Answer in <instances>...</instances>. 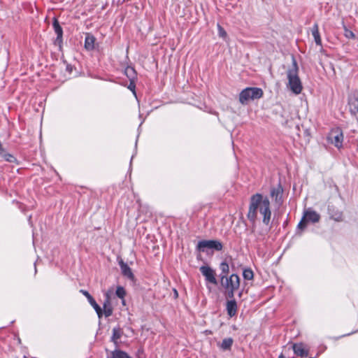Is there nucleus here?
<instances>
[{
	"label": "nucleus",
	"instance_id": "obj_10",
	"mask_svg": "<svg viewBox=\"0 0 358 358\" xmlns=\"http://www.w3.org/2000/svg\"><path fill=\"white\" fill-rule=\"evenodd\" d=\"M52 27L55 34H57V38L55 41V45H61L63 41V29L59 24V22L57 18L53 19Z\"/></svg>",
	"mask_w": 358,
	"mask_h": 358
},
{
	"label": "nucleus",
	"instance_id": "obj_22",
	"mask_svg": "<svg viewBox=\"0 0 358 358\" xmlns=\"http://www.w3.org/2000/svg\"><path fill=\"white\" fill-rule=\"evenodd\" d=\"M124 74L129 80H136L137 79L136 71L134 68L128 66L124 69Z\"/></svg>",
	"mask_w": 358,
	"mask_h": 358
},
{
	"label": "nucleus",
	"instance_id": "obj_5",
	"mask_svg": "<svg viewBox=\"0 0 358 358\" xmlns=\"http://www.w3.org/2000/svg\"><path fill=\"white\" fill-rule=\"evenodd\" d=\"M283 188L279 182L276 187H272L270 191V196L273 200L274 205L280 208L283 203L282 199Z\"/></svg>",
	"mask_w": 358,
	"mask_h": 358
},
{
	"label": "nucleus",
	"instance_id": "obj_14",
	"mask_svg": "<svg viewBox=\"0 0 358 358\" xmlns=\"http://www.w3.org/2000/svg\"><path fill=\"white\" fill-rule=\"evenodd\" d=\"M106 299L103 305V314L106 317H108L113 315V308L110 304V296L109 292L105 294Z\"/></svg>",
	"mask_w": 358,
	"mask_h": 358
},
{
	"label": "nucleus",
	"instance_id": "obj_35",
	"mask_svg": "<svg viewBox=\"0 0 358 358\" xmlns=\"http://www.w3.org/2000/svg\"><path fill=\"white\" fill-rule=\"evenodd\" d=\"M173 291H174V294H175L176 297H178V294L177 290L176 289H174Z\"/></svg>",
	"mask_w": 358,
	"mask_h": 358
},
{
	"label": "nucleus",
	"instance_id": "obj_7",
	"mask_svg": "<svg viewBox=\"0 0 358 358\" xmlns=\"http://www.w3.org/2000/svg\"><path fill=\"white\" fill-rule=\"evenodd\" d=\"M329 140L337 148L339 149L342 148L343 142V134L341 129H340L339 128H336L335 129L331 130L329 136Z\"/></svg>",
	"mask_w": 358,
	"mask_h": 358
},
{
	"label": "nucleus",
	"instance_id": "obj_32",
	"mask_svg": "<svg viewBox=\"0 0 358 358\" xmlns=\"http://www.w3.org/2000/svg\"><path fill=\"white\" fill-rule=\"evenodd\" d=\"M94 309L95 310V311L99 318H101L102 317V315H104L103 310L101 309V308L99 305L95 306L94 308Z\"/></svg>",
	"mask_w": 358,
	"mask_h": 358
},
{
	"label": "nucleus",
	"instance_id": "obj_9",
	"mask_svg": "<svg viewBox=\"0 0 358 358\" xmlns=\"http://www.w3.org/2000/svg\"><path fill=\"white\" fill-rule=\"evenodd\" d=\"M349 111L358 122V95L354 94L348 98Z\"/></svg>",
	"mask_w": 358,
	"mask_h": 358
},
{
	"label": "nucleus",
	"instance_id": "obj_30",
	"mask_svg": "<svg viewBox=\"0 0 358 358\" xmlns=\"http://www.w3.org/2000/svg\"><path fill=\"white\" fill-rule=\"evenodd\" d=\"M217 29H218V34L219 36L223 38H225L227 36V34L226 31L224 29V28L220 26V24H217Z\"/></svg>",
	"mask_w": 358,
	"mask_h": 358
},
{
	"label": "nucleus",
	"instance_id": "obj_28",
	"mask_svg": "<svg viewBox=\"0 0 358 358\" xmlns=\"http://www.w3.org/2000/svg\"><path fill=\"white\" fill-rule=\"evenodd\" d=\"M344 36L349 39L355 38V34L350 29H348L346 27H344Z\"/></svg>",
	"mask_w": 358,
	"mask_h": 358
},
{
	"label": "nucleus",
	"instance_id": "obj_3",
	"mask_svg": "<svg viewBox=\"0 0 358 358\" xmlns=\"http://www.w3.org/2000/svg\"><path fill=\"white\" fill-rule=\"evenodd\" d=\"M264 95L263 90L257 87L243 89L239 94L238 100L242 105H248L250 101L261 99Z\"/></svg>",
	"mask_w": 358,
	"mask_h": 358
},
{
	"label": "nucleus",
	"instance_id": "obj_21",
	"mask_svg": "<svg viewBox=\"0 0 358 358\" xmlns=\"http://www.w3.org/2000/svg\"><path fill=\"white\" fill-rule=\"evenodd\" d=\"M107 358H131L128 353L121 350H115Z\"/></svg>",
	"mask_w": 358,
	"mask_h": 358
},
{
	"label": "nucleus",
	"instance_id": "obj_29",
	"mask_svg": "<svg viewBox=\"0 0 358 358\" xmlns=\"http://www.w3.org/2000/svg\"><path fill=\"white\" fill-rule=\"evenodd\" d=\"M238 289H226V295H227V297L230 299V300H232V299H234V294H235V292Z\"/></svg>",
	"mask_w": 358,
	"mask_h": 358
},
{
	"label": "nucleus",
	"instance_id": "obj_8",
	"mask_svg": "<svg viewBox=\"0 0 358 358\" xmlns=\"http://www.w3.org/2000/svg\"><path fill=\"white\" fill-rule=\"evenodd\" d=\"M200 272L205 277V280L206 282L211 283L214 285H217V280L215 278V271L208 266H201L199 268Z\"/></svg>",
	"mask_w": 358,
	"mask_h": 358
},
{
	"label": "nucleus",
	"instance_id": "obj_23",
	"mask_svg": "<svg viewBox=\"0 0 358 358\" xmlns=\"http://www.w3.org/2000/svg\"><path fill=\"white\" fill-rule=\"evenodd\" d=\"M234 340L231 338H227L222 340L220 348L223 350H229L233 345Z\"/></svg>",
	"mask_w": 358,
	"mask_h": 358
},
{
	"label": "nucleus",
	"instance_id": "obj_25",
	"mask_svg": "<svg viewBox=\"0 0 358 358\" xmlns=\"http://www.w3.org/2000/svg\"><path fill=\"white\" fill-rule=\"evenodd\" d=\"M80 292H81L86 298L87 299L90 304L94 308L98 305L92 296V295L86 290L80 289Z\"/></svg>",
	"mask_w": 358,
	"mask_h": 358
},
{
	"label": "nucleus",
	"instance_id": "obj_34",
	"mask_svg": "<svg viewBox=\"0 0 358 358\" xmlns=\"http://www.w3.org/2000/svg\"><path fill=\"white\" fill-rule=\"evenodd\" d=\"M1 150H5V149L2 148V144H1V142L0 141V153H1Z\"/></svg>",
	"mask_w": 358,
	"mask_h": 358
},
{
	"label": "nucleus",
	"instance_id": "obj_15",
	"mask_svg": "<svg viewBox=\"0 0 358 358\" xmlns=\"http://www.w3.org/2000/svg\"><path fill=\"white\" fill-rule=\"evenodd\" d=\"M226 310L230 317H234L237 314L238 306L235 299L228 300L226 303Z\"/></svg>",
	"mask_w": 358,
	"mask_h": 358
},
{
	"label": "nucleus",
	"instance_id": "obj_4",
	"mask_svg": "<svg viewBox=\"0 0 358 358\" xmlns=\"http://www.w3.org/2000/svg\"><path fill=\"white\" fill-rule=\"evenodd\" d=\"M206 248L213 249L216 251H221L223 248V245L217 240H203L199 241L197 244V249L200 252H205Z\"/></svg>",
	"mask_w": 358,
	"mask_h": 358
},
{
	"label": "nucleus",
	"instance_id": "obj_12",
	"mask_svg": "<svg viewBox=\"0 0 358 358\" xmlns=\"http://www.w3.org/2000/svg\"><path fill=\"white\" fill-rule=\"evenodd\" d=\"M328 213L331 220L336 222H342L343 220V213L334 206H328Z\"/></svg>",
	"mask_w": 358,
	"mask_h": 358
},
{
	"label": "nucleus",
	"instance_id": "obj_24",
	"mask_svg": "<svg viewBox=\"0 0 358 358\" xmlns=\"http://www.w3.org/2000/svg\"><path fill=\"white\" fill-rule=\"evenodd\" d=\"M0 157L3 158L6 162L10 163H16L17 159L13 155L8 153L6 150H1V153H0Z\"/></svg>",
	"mask_w": 358,
	"mask_h": 358
},
{
	"label": "nucleus",
	"instance_id": "obj_19",
	"mask_svg": "<svg viewBox=\"0 0 358 358\" xmlns=\"http://www.w3.org/2000/svg\"><path fill=\"white\" fill-rule=\"evenodd\" d=\"M311 33L314 38L315 42L317 45L322 46V39L319 32V26L317 23H315L311 28Z\"/></svg>",
	"mask_w": 358,
	"mask_h": 358
},
{
	"label": "nucleus",
	"instance_id": "obj_17",
	"mask_svg": "<svg viewBox=\"0 0 358 358\" xmlns=\"http://www.w3.org/2000/svg\"><path fill=\"white\" fill-rule=\"evenodd\" d=\"M292 348L294 354L297 356L301 357H307L308 356V350L304 348L303 344L301 343L293 344Z\"/></svg>",
	"mask_w": 358,
	"mask_h": 358
},
{
	"label": "nucleus",
	"instance_id": "obj_16",
	"mask_svg": "<svg viewBox=\"0 0 358 358\" xmlns=\"http://www.w3.org/2000/svg\"><path fill=\"white\" fill-rule=\"evenodd\" d=\"M96 38L90 33L85 34L84 47L87 51H92L95 48Z\"/></svg>",
	"mask_w": 358,
	"mask_h": 358
},
{
	"label": "nucleus",
	"instance_id": "obj_31",
	"mask_svg": "<svg viewBox=\"0 0 358 358\" xmlns=\"http://www.w3.org/2000/svg\"><path fill=\"white\" fill-rule=\"evenodd\" d=\"M307 222L306 219L303 216L301 220L298 224V228L301 230L304 229L306 227Z\"/></svg>",
	"mask_w": 358,
	"mask_h": 358
},
{
	"label": "nucleus",
	"instance_id": "obj_6",
	"mask_svg": "<svg viewBox=\"0 0 358 358\" xmlns=\"http://www.w3.org/2000/svg\"><path fill=\"white\" fill-rule=\"evenodd\" d=\"M222 286L226 289H238L240 287V278L237 274L233 273L230 276L225 277L223 282H220Z\"/></svg>",
	"mask_w": 358,
	"mask_h": 358
},
{
	"label": "nucleus",
	"instance_id": "obj_33",
	"mask_svg": "<svg viewBox=\"0 0 358 358\" xmlns=\"http://www.w3.org/2000/svg\"><path fill=\"white\" fill-rule=\"evenodd\" d=\"M136 80H129V85L128 86V88L132 91L134 93H135V89H136Z\"/></svg>",
	"mask_w": 358,
	"mask_h": 358
},
{
	"label": "nucleus",
	"instance_id": "obj_37",
	"mask_svg": "<svg viewBox=\"0 0 358 358\" xmlns=\"http://www.w3.org/2000/svg\"><path fill=\"white\" fill-rule=\"evenodd\" d=\"M241 295H242V292H239V294H238V296H239V297H241Z\"/></svg>",
	"mask_w": 358,
	"mask_h": 358
},
{
	"label": "nucleus",
	"instance_id": "obj_36",
	"mask_svg": "<svg viewBox=\"0 0 358 358\" xmlns=\"http://www.w3.org/2000/svg\"><path fill=\"white\" fill-rule=\"evenodd\" d=\"M278 358H286V357L283 355V354H282V353H281V354L279 355V357H278Z\"/></svg>",
	"mask_w": 358,
	"mask_h": 358
},
{
	"label": "nucleus",
	"instance_id": "obj_20",
	"mask_svg": "<svg viewBox=\"0 0 358 358\" xmlns=\"http://www.w3.org/2000/svg\"><path fill=\"white\" fill-rule=\"evenodd\" d=\"M220 268L221 270V273L220 274V282H223V279H224L225 277H227L229 273V266L227 262L224 261L220 264Z\"/></svg>",
	"mask_w": 358,
	"mask_h": 358
},
{
	"label": "nucleus",
	"instance_id": "obj_27",
	"mask_svg": "<svg viewBox=\"0 0 358 358\" xmlns=\"http://www.w3.org/2000/svg\"><path fill=\"white\" fill-rule=\"evenodd\" d=\"M115 294L117 295V296L120 299H124V297L126 295V292H125V289L123 287H121V286H118L117 287V289H116V292H115Z\"/></svg>",
	"mask_w": 358,
	"mask_h": 358
},
{
	"label": "nucleus",
	"instance_id": "obj_11",
	"mask_svg": "<svg viewBox=\"0 0 358 358\" xmlns=\"http://www.w3.org/2000/svg\"><path fill=\"white\" fill-rule=\"evenodd\" d=\"M120 267L121 268L122 274L129 279L130 280L134 281L135 276L131 269V268L125 263L122 259L118 262Z\"/></svg>",
	"mask_w": 358,
	"mask_h": 358
},
{
	"label": "nucleus",
	"instance_id": "obj_1",
	"mask_svg": "<svg viewBox=\"0 0 358 358\" xmlns=\"http://www.w3.org/2000/svg\"><path fill=\"white\" fill-rule=\"evenodd\" d=\"M259 210L263 215V223L268 225L271 221V211L270 209V201L268 197H263L259 193L253 194L250 201L249 210L247 215L250 222H255L257 217V211Z\"/></svg>",
	"mask_w": 358,
	"mask_h": 358
},
{
	"label": "nucleus",
	"instance_id": "obj_18",
	"mask_svg": "<svg viewBox=\"0 0 358 358\" xmlns=\"http://www.w3.org/2000/svg\"><path fill=\"white\" fill-rule=\"evenodd\" d=\"M123 334V331L120 327H114L113 329V334L110 341L116 345L118 346V340L120 339Z\"/></svg>",
	"mask_w": 358,
	"mask_h": 358
},
{
	"label": "nucleus",
	"instance_id": "obj_13",
	"mask_svg": "<svg viewBox=\"0 0 358 358\" xmlns=\"http://www.w3.org/2000/svg\"><path fill=\"white\" fill-rule=\"evenodd\" d=\"M303 217L308 222H311L313 223L318 222L320 220V214L310 208L304 211Z\"/></svg>",
	"mask_w": 358,
	"mask_h": 358
},
{
	"label": "nucleus",
	"instance_id": "obj_26",
	"mask_svg": "<svg viewBox=\"0 0 358 358\" xmlns=\"http://www.w3.org/2000/svg\"><path fill=\"white\" fill-rule=\"evenodd\" d=\"M243 277L247 280H252L254 278V273L252 270L250 268H244L243 271Z\"/></svg>",
	"mask_w": 358,
	"mask_h": 358
},
{
	"label": "nucleus",
	"instance_id": "obj_2",
	"mask_svg": "<svg viewBox=\"0 0 358 358\" xmlns=\"http://www.w3.org/2000/svg\"><path fill=\"white\" fill-rule=\"evenodd\" d=\"M287 76L289 88L295 94H300L302 91L303 87L299 77V66L294 57H292V66L287 70Z\"/></svg>",
	"mask_w": 358,
	"mask_h": 358
}]
</instances>
